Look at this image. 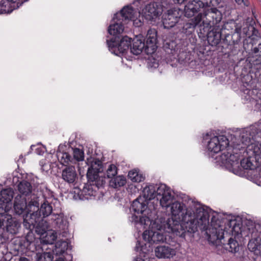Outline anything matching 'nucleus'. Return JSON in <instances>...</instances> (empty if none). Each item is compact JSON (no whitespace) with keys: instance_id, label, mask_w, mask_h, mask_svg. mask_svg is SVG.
<instances>
[{"instance_id":"f257e3e1","label":"nucleus","mask_w":261,"mask_h":261,"mask_svg":"<svg viewBox=\"0 0 261 261\" xmlns=\"http://www.w3.org/2000/svg\"><path fill=\"white\" fill-rule=\"evenodd\" d=\"M137 225H140L143 229H146L142 233L144 240L149 243L158 244L168 243L171 238L170 233H172L179 237L185 238L182 226L179 221L173 218H168L167 220L165 218H156L151 220L147 216L134 217Z\"/></svg>"},{"instance_id":"6e6d98bb","label":"nucleus","mask_w":261,"mask_h":261,"mask_svg":"<svg viewBox=\"0 0 261 261\" xmlns=\"http://www.w3.org/2000/svg\"><path fill=\"white\" fill-rule=\"evenodd\" d=\"M227 160V161L226 163H230V162H232L233 163L238 162L237 157L234 154H230Z\"/></svg>"},{"instance_id":"cd10ccee","label":"nucleus","mask_w":261,"mask_h":261,"mask_svg":"<svg viewBox=\"0 0 261 261\" xmlns=\"http://www.w3.org/2000/svg\"><path fill=\"white\" fill-rule=\"evenodd\" d=\"M197 19V16L194 18V20H191L189 22L184 24L181 27V29H180V31L182 33L184 34H190L192 32L191 29L193 30L196 26L199 25V27H202L201 21H198Z\"/></svg>"},{"instance_id":"c756f323","label":"nucleus","mask_w":261,"mask_h":261,"mask_svg":"<svg viewBox=\"0 0 261 261\" xmlns=\"http://www.w3.org/2000/svg\"><path fill=\"white\" fill-rule=\"evenodd\" d=\"M222 223H224L229 228H231V231L234 234H238L241 232V227L240 224L238 223L235 219H229L227 218H222L221 219Z\"/></svg>"},{"instance_id":"4d7b16f0","label":"nucleus","mask_w":261,"mask_h":261,"mask_svg":"<svg viewBox=\"0 0 261 261\" xmlns=\"http://www.w3.org/2000/svg\"><path fill=\"white\" fill-rule=\"evenodd\" d=\"M236 3L238 4V5L241 6H248L249 5V2L248 0H235Z\"/></svg>"},{"instance_id":"69168bd1","label":"nucleus","mask_w":261,"mask_h":261,"mask_svg":"<svg viewBox=\"0 0 261 261\" xmlns=\"http://www.w3.org/2000/svg\"><path fill=\"white\" fill-rule=\"evenodd\" d=\"M253 162V161H251L250 159H247V161H246V163H247V164H249V163H252V162Z\"/></svg>"},{"instance_id":"0e129e2a","label":"nucleus","mask_w":261,"mask_h":261,"mask_svg":"<svg viewBox=\"0 0 261 261\" xmlns=\"http://www.w3.org/2000/svg\"><path fill=\"white\" fill-rule=\"evenodd\" d=\"M56 261H64V260L62 257H59L58 259H56Z\"/></svg>"},{"instance_id":"f8f14e48","label":"nucleus","mask_w":261,"mask_h":261,"mask_svg":"<svg viewBox=\"0 0 261 261\" xmlns=\"http://www.w3.org/2000/svg\"><path fill=\"white\" fill-rule=\"evenodd\" d=\"M155 187V198L157 200L160 201L161 205L162 207H168L172 201V196L169 188L165 184L160 185H156Z\"/></svg>"},{"instance_id":"13d9d810","label":"nucleus","mask_w":261,"mask_h":261,"mask_svg":"<svg viewBox=\"0 0 261 261\" xmlns=\"http://www.w3.org/2000/svg\"><path fill=\"white\" fill-rule=\"evenodd\" d=\"M7 1L5 0H0V13H3L4 11H5V9H3V7L4 6L5 2Z\"/></svg>"},{"instance_id":"774afa93","label":"nucleus","mask_w":261,"mask_h":261,"mask_svg":"<svg viewBox=\"0 0 261 261\" xmlns=\"http://www.w3.org/2000/svg\"><path fill=\"white\" fill-rule=\"evenodd\" d=\"M130 174V171H128V176H129Z\"/></svg>"},{"instance_id":"a211bd4d","label":"nucleus","mask_w":261,"mask_h":261,"mask_svg":"<svg viewBox=\"0 0 261 261\" xmlns=\"http://www.w3.org/2000/svg\"><path fill=\"white\" fill-rule=\"evenodd\" d=\"M36 215L37 214L35 215L27 214L25 215V216L23 215V225L27 229L29 230L27 236H26V239L28 241H29V238L30 237V235L33 234L32 230L34 228L35 223H37L38 221H39V219L40 218V217H36ZM30 241H32L31 239H30Z\"/></svg>"},{"instance_id":"473e14b6","label":"nucleus","mask_w":261,"mask_h":261,"mask_svg":"<svg viewBox=\"0 0 261 261\" xmlns=\"http://www.w3.org/2000/svg\"><path fill=\"white\" fill-rule=\"evenodd\" d=\"M248 87L243 90L244 93L246 94L245 97L247 99H255L258 96L259 89L256 85H248Z\"/></svg>"},{"instance_id":"e2e57ef3","label":"nucleus","mask_w":261,"mask_h":261,"mask_svg":"<svg viewBox=\"0 0 261 261\" xmlns=\"http://www.w3.org/2000/svg\"><path fill=\"white\" fill-rule=\"evenodd\" d=\"M186 0H173V1L177 4H182Z\"/></svg>"},{"instance_id":"8fccbe9b","label":"nucleus","mask_w":261,"mask_h":261,"mask_svg":"<svg viewBox=\"0 0 261 261\" xmlns=\"http://www.w3.org/2000/svg\"><path fill=\"white\" fill-rule=\"evenodd\" d=\"M208 2H207L205 3V8H220L222 7V6L220 5V3L221 0H208Z\"/></svg>"},{"instance_id":"ea45409f","label":"nucleus","mask_w":261,"mask_h":261,"mask_svg":"<svg viewBox=\"0 0 261 261\" xmlns=\"http://www.w3.org/2000/svg\"><path fill=\"white\" fill-rule=\"evenodd\" d=\"M44 234L45 235L42 237L41 242L45 244H53L57 238V232L55 231H48Z\"/></svg>"},{"instance_id":"b1692460","label":"nucleus","mask_w":261,"mask_h":261,"mask_svg":"<svg viewBox=\"0 0 261 261\" xmlns=\"http://www.w3.org/2000/svg\"><path fill=\"white\" fill-rule=\"evenodd\" d=\"M40 197L35 194H32L30 200L27 204L28 214H37L36 217L40 218V214L38 213L39 210Z\"/></svg>"},{"instance_id":"ddd939ff","label":"nucleus","mask_w":261,"mask_h":261,"mask_svg":"<svg viewBox=\"0 0 261 261\" xmlns=\"http://www.w3.org/2000/svg\"><path fill=\"white\" fill-rule=\"evenodd\" d=\"M163 12L161 4L156 2L150 3L142 10V14L148 20H153L160 16Z\"/></svg>"},{"instance_id":"6e6552de","label":"nucleus","mask_w":261,"mask_h":261,"mask_svg":"<svg viewBox=\"0 0 261 261\" xmlns=\"http://www.w3.org/2000/svg\"><path fill=\"white\" fill-rule=\"evenodd\" d=\"M67 146L60 144L57 151L56 156L58 159L59 163H69L72 161H83L84 160V152L83 149L78 148H71L73 156H72L66 151Z\"/></svg>"},{"instance_id":"79ce46f5","label":"nucleus","mask_w":261,"mask_h":261,"mask_svg":"<svg viewBox=\"0 0 261 261\" xmlns=\"http://www.w3.org/2000/svg\"><path fill=\"white\" fill-rule=\"evenodd\" d=\"M40 219H42V218L39 219V221L36 223V226L34 228L36 233L40 236H43L47 232V224L46 222H44L43 220H41V222H40Z\"/></svg>"},{"instance_id":"864d4df0","label":"nucleus","mask_w":261,"mask_h":261,"mask_svg":"<svg viewBox=\"0 0 261 261\" xmlns=\"http://www.w3.org/2000/svg\"><path fill=\"white\" fill-rule=\"evenodd\" d=\"M134 14V10L132 8V21H133V25L136 27H141L143 24L142 21L140 18H135Z\"/></svg>"},{"instance_id":"09e8293b","label":"nucleus","mask_w":261,"mask_h":261,"mask_svg":"<svg viewBox=\"0 0 261 261\" xmlns=\"http://www.w3.org/2000/svg\"><path fill=\"white\" fill-rule=\"evenodd\" d=\"M106 173L108 178H112L117 174V168L115 164H110L109 165Z\"/></svg>"},{"instance_id":"aec40b11","label":"nucleus","mask_w":261,"mask_h":261,"mask_svg":"<svg viewBox=\"0 0 261 261\" xmlns=\"http://www.w3.org/2000/svg\"><path fill=\"white\" fill-rule=\"evenodd\" d=\"M171 212L173 216H178V219H182L181 221L177 220L180 223H184V218L186 216V210H189L185 205L179 201H175L171 204Z\"/></svg>"},{"instance_id":"e433bc0d","label":"nucleus","mask_w":261,"mask_h":261,"mask_svg":"<svg viewBox=\"0 0 261 261\" xmlns=\"http://www.w3.org/2000/svg\"><path fill=\"white\" fill-rule=\"evenodd\" d=\"M20 227L19 222L14 218H12L8 224L6 225V229L10 233L15 234L18 233Z\"/></svg>"},{"instance_id":"dca6fc26","label":"nucleus","mask_w":261,"mask_h":261,"mask_svg":"<svg viewBox=\"0 0 261 261\" xmlns=\"http://www.w3.org/2000/svg\"><path fill=\"white\" fill-rule=\"evenodd\" d=\"M246 22V21L244 23L241 28H239L237 27L236 24L233 20H230L224 23L221 30V32L223 35L225 36L226 39H227V38H229L230 36H231L232 39V42L233 43H238L239 42L234 41L237 39V36H236V37H233V35L236 32V29H238L240 30L241 32L242 33L243 28L244 24Z\"/></svg>"},{"instance_id":"c9c22d12","label":"nucleus","mask_w":261,"mask_h":261,"mask_svg":"<svg viewBox=\"0 0 261 261\" xmlns=\"http://www.w3.org/2000/svg\"><path fill=\"white\" fill-rule=\"evenodd\" d=\"M17 188L19 193L24 196L29 195L32 191L31 184L25 180L20 182L17 186Z\"/></svg>"},{"instance_id":"a878e982","label":"nucleus","mask_w":261,"mask_h":261,"mask_svg":"<svg viewBox=\"0 0 261 261\" xmlns=\"http://www.w3.org/2000/svg\"><path fill=\"white\" fill-rule=\"evenodd\" d=\"M223 35L221 31L213 29L207 34V40L211 46H216L220 42L221 36Z\"/></svg>"},{"instance_id":"bb28decb","label":"nucleus","mask_w":261,"mask_h":261,"mask_svg":"<svg viewBox=\"0 0 261 261\" xmlns=\"http://www.w3.org/2000/svg\"><path fill=\"white\" fill-rule=\"evenodd\" d=\"M226 250L232 253H236L239 251L240 246L238 241L232 237L228 239L227 242L222 243L221 246Z\"/></svg>"},{"instance_id":"2eb2a0df","label":"nucleus","mask_w":261,"mask_h":261,"mask_svg":"<svg viewBox=\"0 0 261 261\" xmlns=\"http://www.w3.org/2000/svg\"><path fill=\"white\" fill-rule=\"evenodd\" d=\"M157 31L154 29H150L147 31L145 52L147 55L154 53L157 48Z\"/></svg>"},{"instance_id":"2f4dec72","label":"nucleus","mask_w":261,"mask_h":261,"mask_svg":"<svg viewBox=\"0 0 261 261\" xmlns=\"http://www.w3.org/2000/svg\"><path fill=\"white\" fill-rule=\"evenodd\" d=\"M22 4L18 0H7L3 7V9L6 10L3 13H11L14 10L18 9Z\"/></svg>"},{"instance_id":"7c9ffc66","label":"nucleus","mask_w":261,"mask_h":261,"mask_svg":"<svg viewBox=\"0 0 261 261\" xmlns=\"http://www.w3.org/2000/svg\"><path fill=\"white\" fill-rule=\"evenodd\" d=\"M14 196V191L11 188L2 190L0 192V205L10 202Z\"/></svg>"},{"instance_id":"680f3d73","label":"nucleus","mask_w":261,"mask_h":261,"mask_svg":"<svg viewBox=\"0 0 261 261\" xmlns=\"http://www.w3.org/2000/svg\"><path fill=\"white\" fill-rule=\"evenodd\" d=\"M18 261H30L28 258L25 257H20Z\"/></svg>"},{"instance_id":"c03bdc74","label":"nucleus","mask_w":261,"mask_h":261,"mask_svg":"<svg viewBox=\"0 0 261 261\" xmlns=\"http://www.w3.org/2000/svg\"><path fill=\"white\" fill-rule=\"evenodd\" d=\"M53 257L52 253L46 252L37 253L35 256L36 261H53Z\"/></svg>"},{"instance_id":"f3484780","label":"nucleus","mask_w":261,"mask_h":261,"mask_svg":"<svg viewBox=\"0 0 261 261\" xmlns=\"http://www.w3.org/2000/svg\"><path fill=\"white\" fill-rule=\"evenodd\" d=\"M147 201L144 199L141 196L134 200L132 203V207L133 208L134 211L135 213H137L138 214H141V215L137 216L134 215L132 217V222H134L137 226L138 225L136 224L134 220V217L137 216L138 219H139L140 217L146 216L145 215L143 216V213L147 207Z\"/></svg>"},{"instance_id":"f03ea898","label":"nucleus","mask_w":261,"mask_h":261,"mask_svg":"<svg viewBox=\"0 0 261 261\" xmlns=\"http://www.w3.org/2000/svg\"><path fill=\"white\" fill-rule=\"evenodd\" d=\"M130 20V5L124 6L119 12L115 14L113 18V23L108 28V33L113 35L110 40H107L109 50L114 55L121 57L122 62L127 67L129 65L126 61H130V56L127 55L129 47L130 46V38L127 36L120 38L119 35L124 31V24Z\"/></svg>"},{"instance_id":"603ef678","label":"nucleus","mask_w":261,"mask_h":261,"mask_svg":"<svg viewBox=\"0 0 261 261\" xmlns=\"http://www.w3.org/2000/svg\"><path fill=\"white\" fill-rule=\"evenodd\" d=\"M31 154V151H28L27 154H25L24 155L21 154L19 156V159L17 161L18 163H23L25 162H30V160L29 159L30 156Z\"/></svg>"},{"instance_id":"72a5a7b5","label":"nucleus","mask_w":261,"mask_h":261,"mask_svg":"<svg viewBox=\"0 0 261 261\" xmlns=\"http://www.w3.org/2000/svg\"><path fill=\"white\" fill-rule=\"evenodd\" d=\"M142 198L146 201H150L155 198V187L154 185L146 186L143 191Z\"/></svg>"},{"instance_id":"6ab92c4d","label":"nucleus","mask_w":261,"mask_h":261,"mask_svg":"<svg viewBox=\"0 0 261 261\" xmlns=\"http://www.w3.org/2000/svg\"><path fill=\"white\" fill-rule=\"evenodd\" d=\"M155 255L158 258H170L175 255V251L168 245H159L154 248Z\"/></svg>"},{"instance_id":"20e7f679","label":"nucleus","mask_w":261,"mask_h":261,"mask_svg":"<svg viewBox=\"0 0 261 261\" xmlns=\"http://www.w3.org/2000/svg\"><path fill=\"white\" fill-rule=\"evenodd\" d=\"M209 217L208 213L199 203L196 204L194 208L186 210L184 223H180L186 237H193V234L197 231L198 224L208 223Z\"/></svg>"},{"instance_id":"3c124183","label":"nucleus","mask_w":261,"mask_h":261,"mask_svg":"<svg viewBox=\"0 0 261 261\" xmlns=\"http://www.w3.org/2000/svg\"><path fill=\"white\" fill-rule=\"evenodd\" d=\"M30 150L31 151L35 150V153L38 155H43L44 153V148L39 145H32Z\"/></svg>"},{"instance_id":"c85d7f7f","label":"nucleus","mask_w":261,"mask_h":261,"mask_svg":"<svg viewBox=\"0 0 261 261\" xmlns=\"http://www.w3.org/2000/svg\"><path fill=\"white\" fill-rule=\"evenodd\" d=\"M145 177L142 174L139 173V170L137 169H134L132 171V190L133 187L135 189L139 191L140 188H142V186L139 184H135L133 183H138L144 180Z\"/></svg>"},{"instance_id":"4468645a","label":"nucleus","mask_w":261,"mask_h":261,"mask_svg":"<svg viewBox=\"0 0 261 261\" xmlns=\"http://www.w3.org/2000/svg\"><path fill=\"white\" fill-rule=\"evenodd\" d=\"M180 15L176 9H170L164 13L163 16V24L166 29L173 27L179 20Z\"/></svg>"},{"instance_id":"393cba45","label":"nucleus","mask_w":261,"mask_h":261,"mask_svg":"<svg viewBox=\"0 0 261 261\" xmlns=\"http://www.w3.org/2000/svg\"><path fill=\"white\" fill-rule=\"evenodd\" d=\"M63 179L68 183L73 182L76 178L75 167L73 166H66L62 174Z\"/></svg>"},{"instance_id":"f704fd0d","label":"nucleus","mask_w":261,"mask_h":261,"mask_svg":"<svg viewBox=\"0 0 261 261\" xmlns=\"http://www.w3.org/2000/svg\"><path fill=\"white\" fill-rule=\"evenodd\" d=\"M96 195V189L91 184L85 185L81 191V195L86 199H88L92 196L94 197Z\"/></svg>"},{"instance_id":"37998d69","label":"nucleus","mask_w":261,"mask_h":261,"mask_svg":"<svg viewBox=\"0 0 261 261\" xmlns=\"http://www.w3.org/2000/svg\"><path fill=\"white\" fill-rule=\"evenodd\" d=\"M53 212L51 205L48 202H44L41 204L38 211V213L42 214L43 217H46L50 215ZM41 214H40V216Z\"/></svg>"},{"instance_id":"4be33fe9","label":"nucleus","mask_w":261,"mask_h":261,"mask_svg":"<svg viewBox=\"0 0 261 261\" xmlns=\"http://www.w3.org/2000/svg\"><path fill=\"white\" fill-rule=\"evenodd\" d=\"M132 44L133 45L132 53L135 55H139L143 50H145L146 44H145V39L142 35H136L133 39H132Z\"/></svg>"},{"instance_id":"a18cd8bd","label":"nucleus","mask_w":261,"mask_h":261,"mask_svg":"<svg viewBox=\"0 0 261 261\" xmlns=\"http://www.w3.org/2000/svg\"><path fill=\"white\" fill-rule=\"evenodd\" d=\"M12 218V216L6 212L0 214V228H6V225L8 224L10 220H11Z\"/></svg>"},{"instance_id":"39448f33","label":"nucleus","mask_w":261,"mask_h":261,"mask_svg":"<svg viewBox=\"0 0 261 261\" xmlns=\"http://www.w3.org/2000/svg\"><path fill=\"white\" fill-rule=\"evenodd\" d=\"M220 164L223 169H225L233 173L242 176L256 179L261 182V164Z\"/></svg>"},{"instance_id":"5701e85b","label":"nucleus","mask_w":261,"mask_h":261,"mask_svg":"<svg viewBox=\"0 0 261 261\" xmlns=\"http://www.w3.org/2000/svg\"><path fill=\"white\" fill-rule=\"evenodd\" d=\"M51 219L54 221L53 225L55 228L60 231H65L68 227V224L67 220L64 217L62 213L55 214L52 216Z\"/></svg>"},{"instance_id":"de8ad7c7","label":"nucleus","mask_w":261,"mask_h":261,"mask_svg":"<svg viewBox=\"0 0 261 261\" xmlns=\"http://www.w3.org/2000/svg\"><path fill=\"white\" fill-rule=\"evenodd\" d=\"M191 4L193 5L194 10L197 13L201 8L205 9V3L200 0H193L190 1Z\"/></svg>"},{"instance_id":"9b49d317","label":"nucleus","mask_w":261,"mask_h":261,"mask_svg":"<svg viewBox=\"0 0 261 261\" xmlns=\"http://www.w3.org/2000/svg\"><path fill=\"white\" fill-rule=\"evenodd\" d=\"M229 143V140L226 136H215L211 137L207 141L206 148L208 151L216 154L226 149Z\"/></svg>"},{"instance_id":"338daca9","label":"nucleus","mask_w":261,"mask_h":261,"mask_svg":"<svg viewBox=\"0 0 261 261\" xmlns=\"http://www.w3.org/2000/svg\"><path fill=\"white\" fill-rule=\"evenodd\" d=\"M28 0H18V1H20L21 3H23L24 2H25L28 1Z\"/></svg>"},{"instance_id":"5fc2aeb1","label":"nucleus","mask_w":261,"mask_h":261,"mask_svg":"<svg viewBox=\"0 0 261 261\" xmlns=\"http://www.w3.org/2000/svg\"><path fill=\"white\" fill-rule=\"evenodd\" d=\"M144 246L143 245H142L141 243V242L139 241H137V243L136 245V246L135 247V250H136L137 252H141L143 251Z\"/></svg>"},{"instance_id":"1a4fd4ad","label":"nucleus","mask_w":261,"mask_h":261,"mask_svg":"<svg viewBox=\"0 0 261 261\" xmlns=\"http://www.w3.org/2000/svg\"><path fill=\"white\" fill-rule=\"evenodd\" d=\"M88 168L87 176L91 181V184L96 189H99L105 184V177L102 172L103 171V164H90Z\"/></svg>"},{"instance_id":"0eeeda50","label":"nucleus","mask_w":261,"mask_h":261,"mask_svg":"<svg viewBox=\"0 0 261 261\" xmlns=\"http://www.w3.org/2000/svg\"><path fill=\"white\" fill-rule=\"evenodd\" d=\"M222 19V13L217 8H205L202 13L197 15L198 21H201L204 29L207 30L218 24Z\"/></svg>"},{"instance_id":"052dcab7","label":"nucleus","mask_w":261,"mask_h":261,"mask_svg":"<svg viewBox=\"0 0 261 261\" xmlns=\"http://www.w3.org/2000/svg\"><path fill=\"white\" fill-rule=\"evenodd\" d=\"M148 0H137L136 1H135L133 4H135L136 3H138L140 4H143V3H145L146 2H147Z\"/></svg>"},{"instance_id":"423d86ee","label":"nucleus","mask_w":261,"mask_h":261,"mask_svg":"<svg viewBox=\"0 0 261 261\" xmlns=\"http://www.w3.org/2000/svg\"><path fill=\"white\" fill-rule=\"evenodd\" d=\"M220 216L218 215L217 218L213 216L211 218L212 225L218 226L210 227L206 229L205 234L210 244L216 247L221 246L224 242H225V237L224 236V232L222 228H220L222 225L220 220Z\"/></svg>"},{"instance_id":"49530a36","label":"nucleus","mask_w":261,"mask_h":261,"mask_svg":"<svg viewBox=\"0 0 261 261\" xmlns=\"http://www.w3.org/2000/svg\"><path fill=\"white\" fill-rule=\"evenodd\" d=\"M185 15L187 17H191L194 15L196 12L194 10L193 5L190 2L185 7Z\"/></svg>"},{"instance_id":"58836bf2","label":"nucleus","mask_w":261,"mask_h":261,"mask_svg":"<svg viewBox=\"0 0 261 261\" xmlns=\"http://www.w3.org/2000/svg\"><path fill=\"white\" fill-rule=\"evenodd\" d=\"M55 247L54 252L57 255H61L67 250L68 243L64 241H59L56 243Z\"/></svg>"},{"instance_id":"7ed1b4c3","label":"nucleus","mask_w":261,"mask_h":261,"mask_svg":"<svg viewBox=\"0 0 261 261\" xmlns=\"http://www.w3.org/2000/svg\"><path fill=\"white\" fill-rule=\"evenodd\" d=\"M239 142L234 144V147L241 150L248 148L252 150L257 160L261 154V124L251 126L242 130L238 139Z\"/></svg>"},{"instance_id":"9d476101","label":"nucleus","mask_w":261,"mask_h":261,"mask_svg":"<svg viewBox=\"0 0 261 261\" xmlns=\"http://www.w3.org/2000/svg\"><path fill=\"white\" fill-rule=\"evenodd\" d=\"M247 229V236L249 238L248 249L255 255L261 256V231H258L253 225Z\"/></svg>"},{"instance_id":"a19ab883","label":"nucleus","mask_w":261,"mask_h":261,"mask_svg":"<svg viewBox=\"0 0 261 261\" xmlns=\"http://www.w3.org/2000/svg\"><path fill=\"white\" fill-rule=\"evenodd\" d=\"M126 184L125 178L123 176H118L110 180V186L113 188H118Z\"/></svg>"},{"instance_id":"412c9836","label":"nucleus","mask_w":261,"mask_h":261,"mask_svg":"<svg viewBox=\"0 0 261 261\" xmlns=\"http://www.w3.org/2000/svg\"><path fill=\"white\" fill-rule=\"evenodd\" d=\"M14 210L15 213L18 215L28 214V207L25 198H22L20 195L16 196L14 203Z\"/></svg>"},{"instance_id":"bf43d9fd","label":"nucleus","mask_w":261,"mask_h":261,"mask_svg":"<svg viewBox=\"0 0 261 261\" xmlns=\"http://www.w3.org/2000/svg\"><path fill=\"white\" fill-rule=\"evenodd\" d=\"M133 261H145V260L142 257L141 255L137 256Z\"/></svg>"},{"instance_id":"4c0bfd02","label":"nucleus","mask_w":261,"mask_h":261,"mask_svg":"<svg viewBox=\"0 0 261 261\" xmlns=\"http://www.w3.org/2000/svg\"><path fill=\"white\" fill-rule=\"evenodd\" d=\"M91 153L92 154L91 155H89L88 153H87L88 156L87 158V162L85 163H102L106 161L105 158L101 153H98L95 152L93 154L92 152Z\"/></svg>"}]
</instances>
